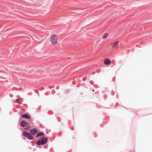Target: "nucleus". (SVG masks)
Segmentation results:
<instances>
[{"mask_svg":"<svg viewBox=\"0 0 152 152\" xmlns=\"http://www.w3.org/2000/svg\"><path fill=\"white\" fill-rule=\"evenodd\" d=\"M44 134V133L43 132H40L38 133L37 134V135H36V137H38L39 136H42Z\"/></svg>","mask_w":152,"mask_h":152,"instance_id":"1a4fd4ad","label":"nucleus"},{"mask_svg":"<svg viewBox=\"0 0 152 152\" xmlns=\"http://www.w3.org/2000/svg\"><path fill=\"white\" fill-rule=\"evenodd\" d=\"M107 36H108V34H107V33L105 34L104 35H103V39H105V38H106L107 37Z\"/></svg>","mask_w":152,"mask_h":152,"instance_id":"9b49d317","label":"nucleus"},{"mask_svg":"<svg viewBox=\"0 0 152 152\" xmlns=\"http://www.w3.org/2000/svg\"><path fill=\"white\" fill-rule=\"evenodd\" d=\"M104 63L106 65H107L110 64V61L108 59H106L104 61Z\"/></svg>","mask_w":152,"mask_h":152,"instance_id":"6e6552de","label":"nucleus"},{"mask_svg":"<svg viewBox=\"0 0 152 152\" xmlns=\"http://www.w3.org/2000/svg\"><path fill=\"white\" fill-rule=\"evenodd\" d=\"M25 122L24 121H22L21 123H20V124H25Z\"/></svg>","mask_w":152,"mask_h":152,"instance_id":"f8f14e48","label":"nucleus"},{"mask_svg":"<svg viewBox=\"0 0 152 152\" xmlns=\"http://www.w3.org/2000/svg\"><path fill=\"white\" fill-rule=\"evenodd\" d=\"M30 133L32 135H34L37 132V130L35 129H33L30 131Z\"/></svg>","mask_w":152,"mask_h":152,"instance_id":"423d86ee","label":"nucleus"},{"mask_svg":"<svg viewBox=\"0 0 152 152\" xmlns=\"http://www.w3.org/2000/svg\"><path fill=\"white\" fill-rule=\"evenodd\" d=\"M58 38L56 35H53L50 38L51 42L54 45H56L58 43Z\"/></svg>","mask_w":152,"mask_h":152,"instance_id":"f03ea898","label":"nucleus"},{"mask_svg":"<svg viewBox=\"0 0 152 152\" xmlns=\"http://www.w3.org/2000/svg\"><path fill=\"white\" fill-rule=\"evenodd\" d=\"M118 41L116 42L113 44L112 48L114 49H115L118 48Z\"/></svg>","mask_w":152,"mask_h":152,"instance_id":"39448f33","label":"nucleus"},{"mask_svg":"<svg viewBox=\"0 0 152 152\" xmlns=\"http://www.w3.org/2000/svg\"><path fill=\"white\" fill-rule=\"evenodd\" d=\"M23 135L25 137H27L29 140H32L33 137L30 133H27L26 131H24L23 132Z\"/></svg>","mask_w":152,"mask_h":152,"instance_id":"7ed1b4c3","label":"nucleus"},{"mask_svg":"<svg viewBox=\"0 0 152 152\" xmlns=\"http://www.w3.org/2000/svg\"><path fill=\"white\" fill-rule=\"evenodd\" d=\"M48 139L47 137H45L44 136L40 138V140H39L36 142V145H41L45 144L47 142Z\"/></svg>","mask_w":152,"mask_h":152,"instance_id":"f257e3e1","label":"nucleus"},{"mask_svg":"<svg viewBox=\"0 0 152 152\" xmlns=\"http://www.w3.org/2000/svg\"><path fill=\"white\" fill-rule=\"evenodd\" d=\"M15 102H16L18 103V104H22V103L20 102V99H16L15 100Z\"/></svg>","mask_w":152,"mask_h":152,"instance_id":"9d476101","label":"nucleus"},{"mask_svg":"<svg viewBox=\"0 0 152 152\" xmlns=\"http://www.w3.org/2000/svg\"><path fill=\"white\" fill-rule=\"evenodd\" d=\"M21 126L23 127H24V129L25 130L29 129L30 127L28 126V124H20Z\"/></svg>","mask_w":152,"mask_h":152,"instance_id":"20e7f679","label":"nucleus"},{"mask_svg":"<svg viewBox=\"0 0 152 152\" xmlns=\"http://www.w3.org/2000/svg\"><path fill=\"white\" fill-rule=\"evenodd\" d=\"M21 117L22 118H24L27 119H29L30 116L27 114H24L22 115Z\"/></svg>","mask_w":152,"mask_h":152,"instance_id":"0eeeda50","label":"nucleus"}]
</instances>
